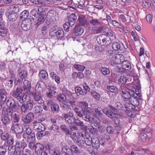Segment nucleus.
<instances>
[{"mask_svg":"<svg viewBox=\"0 0 155 155\" xmlns=\"http://www.w3.org/2000/svg\"><path fill=\"white\" fill-rule=\"evenodd\" d=\"M39 77L43 79H46L48 76L47 72L45 70H41L39 73Z\"/></svg>","mask_w":155,"mask_h":155,"instance_id":"a19ab883","label":"nucleus"},{"mask_svg":"<svg viewBox=\"0 0 155 155\" xmlns=\"http://www.w3.org/2000/svg\"><path fill=\"white\" fill-rule=\"evenodd\" d=\"M122 67V72H125L126 70H129L131 69V66L130 63L128 60H125L123 61L121 64Z\"/></svg>","mask_w":155,"mask_h":155,"instance_id":"f3484780","label":"nucleus"},{"mask_svg":"<svg viewBox=\"0 0 155 155\" xmlns=\"http://www.w3.org/2000/svg\"><path fill=\"white\" fill-rule=\"evenodd\" d=\"M70 150L72 154H78L80 151L78 147L74 144L73 145L71 146Z\"/></svg>","mask_w":155,"mask_h":155,"instance_id":"c9c22d12","label":"nucleus"},{"mask_svg":"<svg viewBox=\"0 0 155 155\" xmlns=\"http://www.w3.org/2000/svg\"><path fill=\"white\" fill-rule=\"evenodd\" d=\"M34 118L33 113L30 112L28 113L23 120V122L26 124H29L31 120Z\"/></svg>","mask_w":155,"mask_h":155,"instance_id":"4be33fe9","label":"nucleus"},{"mask_svg":"<svg viewBox=\"0 0 155 155\" xmlns=\"http://www.w3.org/2000/svg\"><path fill=\"white\" fill-rule=\"evenodd\" d=\"M107 89L109 91L108 94L109 96L111 97H112L114 95H115V93L117 92L118 90L117 87L114 86H107Z\"/></svg>","mask_w":155,"mask_h":155,"instance_id":"a211bd4d","label":"nucleus"},{"mask_svg":"<svg viewBox=\"0 0 155 155\" xmlns=\"http://www.w3.org/2000/svg\"><path fill=\"white\" fill-rule=\"evenodd\" d=\"M24 104L28 111L32 109L33 107V104L32 103L29 102L27 104Z\"/></svg>","mask_w":155,"mask_h":155,"instance_id":"e2e57ef3","label":"nucleus"},{"mask_svg":"<svg viewBox=\"0 0 155 155\" xmlns=\"http://www.w3.org/2000/svg\"><path fill=\"white\" fill-rule=\"evenodd\" d=\"M74 123L77 126L80 125L81 126H82L83 127V128L84 130L85 129L86 127V126L84 125L83 123L80 120H79V118H77V119L74 118Z\"/></svg>","mask_w":155,"mask_h":155,"instance_id":"79ce46f5","label":"nucleus"},{"mask_svg":"<svg viewBox=\"0 0 155 155\" xmlns=\"http://www.w3.org/2000/svg\"><path fill=\"white\" fill-rule=\"evenodd\" d=\"M56 35L60 38H62L64 36V33L63 29L61 28H58L57 31Z\"/></svg>","mask_w":155,"mask_h":155,"instance_id":"72a5a7b5","label":"nucleus"},{"mask_svg":"<svg viewBox=\"0 0 155 155\" xmlns=\"http://www.w3.org/2000/svg\"><path fill=\"white\" fill-rule=\"evenodd\" d=\"M21 104H18V105L19 107H20L21 108V110L22 112L25 113L26 112L28 111V110L26 108V107L24 104L21 103Z\"/></svg>","mask_w":155,"mask_h":155,"instance_id":"13d9d810","label":"nucleus"},{"mask_svg":"<svg viewBox=\"0 0 155 155\" xmlns=\"http://www.w3.org/2000/svg\"><path fill=\"white\" fill-rule=\"evenodd\" d=\"M58 100L60 102L64 103L65 105L67 98L66 96L64 94H59L57 97Z\"/></svg>","mask_w":155,"mask_h":155,"instance_id":"473e14b6","label":"nucleus"},{"mask_svg":"<svg viewBox=\"0 0 155 155\" xmlns=\"http://www.w3.org/2000/svg\"><path fill=\"white\" fill-rule=\"evenodd\" d=\"M7 143L8 146H11L13 145L14 143V141L13 138L9 137L8 139L7 140Z\"/></svg>","mask_w":155,"mask_h":155,"instance_id":"0e129e2a","label":"nucleus"},{"mask_svg":"<svg viewBox=\"0 0 155 155\" xmlns=\"http://www.w3.org/2000/svg\"><path fill=\"white\" fill-rule=\"evenodd\" d=\"M1 121L5 125L9 124L10 122L9 118L6 115L4 116L2 119Z\"/></svg>","mask_w":155,"mask_h":155,"instance_id":"ea45409f","label":"nucleus"},{"mask_svg":"<svg viewBox=\"0 0 155 155\" xmlns=\"http://www.w3.org/2000/svg\"><path fill=\"white\" fill-rule=\"evenodd\" d=\"M137 81L138 82L137 85L132 88L130 91L127 88L124 86L121 87V94L124 101V105L127 111L129 114L128 116H131L130 113L134 110L135 107L139 105L138 99H142V96L140 92V86L138 80Z\"/></svg>","mask_w":155,"mask_h":155,"instance_id":"f257e3e1","label":"nucleus"},{"mask_svg":"<svg viewBox=\"0 0 155 155\" xmlns=\"http://www.w3.org/2000/svg\"><path fill=\"white\" fill-rule=\"evenodd\" d=\"M27 145L25 142L17 141H16L15 147L16 148L24 149Z\"/></svg>","mask_w":155,"mask_h":155,"instance_id":"cd10ccee","label":"nucleus"},{"mask_svg":"<svg viewBox=\"0 0 155 155\" xmlns=\"http://www.w3.org/2000/svg\"><path fill=\"white\" fill-rule=\"evenodd\" d=\"M34 100L39 104H42L44 103V101L42 99L41 94L38 91H36L33 94Z\"/></svg>","mask_w":155,"mask_h":155,"instance_id":"9b49d317","label":"nucleus"},{"mask_svg":"<svg viewBox=\"0 0 155 155\" xmlns=\"http://www.w3.org/2000/svg\"><path fill=\"white\" fill-rule=\"evenodd\" d=\"M146 20L148 23H151L152 21V15L150 14H148L146 16Z\"/></svg>","mask_w":155,"mask_h":155,"instance_id":"774afa93","label":"nucleus"},{"mask_svg":"<svg viewBox=\"0 0 155 155\" xmlns=\"http://www.w3.org/2000/svg\"><path fill=\"white\" fill-rule=\"evenodd\" d=\"M92 96L96 100H99L100 98V95L99 94L95 91L92 92L91 93Z\"/></svg>","mask_w":155,"mask_h":155,"instance_id":"864d4df0","label":"nucleus"},{"mask_svg":"<svg viewBox=\"0 0 155 155\" xmlns=\"http://www.w3.org/2000/svg\"><path fill=\"white\" fill-rule=\"evenodd\" d=\"M109 106L110 109V110H109L108 109L106 110V109L105 108L104 110V112H106V115L114 121L115 124H120V121L119 118L120 116L116 114V109L111 105H109Z\"/></svg>","mask_w":155,"mask_h":155,"instance_id":"20e7f679","label":"nucleus"},{"mask_svg":"<svg viewBox=\"0 0 155 155\" xmlns=\"http://www.w3.org/2000/svg\"><path fill=\"white\" fill-rule=\"evenodd\" d=\"M75 101V99H73L72 100L67 99L66 102H65V105L69 106H72L74 104Z\"/></svg>","mask_w":155,"mask_h":155,"instance_id":"3c124183","label":"nucleus"},{"mask_svg":"<svg viewBox=\"0 0 155 155\" xmlns=\"http://www.w3.org/2000/svg\"><path fill=\"white\" fill-rule=\"evenodd\" d=\"M61 128L64 132L66 135L69 134L71 135V136L72 135L71 130H69L65 125L64 124L61 125Z\"/></svg>","mask_w":155,"mask_h":155,"instance_id":"58836bf2","label":"nucleus"},{"mask_svg":"<svg viewBox=\"0 0 155 155\" xmlns=\"http://www.w3.org/2000/svg\"><path fill=\"white\" fill-rule=\"evenodd\" d=\"M49 130H53L54 132L56 133L59 129L58 127L55 125H52L51 127L49 128Z\"/></svg>","mask_w":155,"mask_h":155,"instance_id":"052dcab7","label":"nucleus"},{"mask_svg":"<svg viewBox=\"0 0 155 155\" xmlns=\"http://www.w3.org/2000/svg\"><path fill=\"white\" fill-rule=\"evenodd\" d=\"M74 67L78 71H83L85 68V66L79 64H75Z\"/></svg>","mask_w":155,"mask_h":155,"instance_id":"4d7b16f0","label":"nucleus"},{"mask_svg":"<svg viewBox=\"0 0 155 155\" xmlns=\"http://www.w3.org/2000/svg\"><path fill=\"white\" fill-rule=\"evenodd\" d=\"M112 48L114 50L118 51L120 49V46L117 42H114L112 44Z\"/></svg>","mask_w":155,"mask_h":155,"instance_id":"37998d69","label":"nucleus"},{"mask_svg":"<svg viewBox=\"0 0 155 155\" xmlns=\"http://www.w3.org/2000/svg\"><path fill=\"white\" fill-rule=\"evenodd\" d=\"M57 13L54 10H52L49 11L47 15V18L52 20L55 19L56 16H57Z\"/></svg>","mask_w":155,"mask_h":155,"instance_id":"b1692460","label":"nucleus"},{"mask_svg":"<svg viewBox=\"0 0 155 155\" xmlns=\"http://www.w3.org/2000/svg\"><path fill=\"white\" fill-rule=\"evenodd\" d=\"M97 42L100 44H103L102 45H104V44L106 43L105 39L102 38V37L101 35L99 36L97 38Z\"/></svg>","mask_w":155,"mask_h":155,"instance_id":"5fc2aeb1","label":"nucleus"},{"mask_svg":"<svg viewBox=\"0 0 155 155\" xmlns=\"http://www.w3.org/2000/svg\"><path fill=\"white\" fill-rule=\"evenodd\" d=\"M124 107L119 102H117L115 104V107H117L118 109L121 108L122 110H125L126 112V113H129L127 111V110H126L124 105Z\"/></svg>","mask_w":155,"mask_h":155,"instance_id":"49530a36","label":"nucleus"},{"mask_svg":"<svg viewBox=\"0 0 155 155\" xmlns=\"http://www.w3.org/2000/svg\"><path fill=\"white\" fill-rule=\"evenodd\" d=\"M22 23L25 24V25H27L28 26H31L32 24L31 21L29 18H26L24 19L22 22Z\"/></svg>","mask_w":155,"mask_h":155,"instance_id":"bf43d9fd","label":"nucleus"},{"mask_svg":"<svg viewBox=\"0 0 155 155\" xmlns=\"http://www.w3.org/2000/svg\"><path fill=\"white\" fill-rule=\"evenodd\" d=\"M1 139L3 140H6L10 137L9 134L6 131L4 132L0 136Z\"/></svg>","mask_w":155,"mask_h":155,"instance_id":"a18cd8bd","label":"nucleus"},{"mask_svg":"<svg viewBox=\"0 0 155 155\" xmlns=\"http://www.w3.org/2000/svg\"><path fill=\"white\" fill-rule=\"evenodd\" d=\"M5 24L2 20L0 22V35L2 37L5 36L7 33V30L4 27Z\"/></svg>","mask_w":155,"mask_h":155,"instance_id":"dca6fc26","label":"nucleus"},{"mask_svg":"<svg viewBox=\"0 0 155 155\" xmlns=\"http://www.w3.org/2000/svg\"><path fill=\"white\" fill-rule=\"evenodd\" d=\"M29 15L28 12L26 10L23 11L21 14L20 15V17L22 18H24L25 19L27 18Z\"/></svg>","mask_w":155,"mask_h":155,"instance_id":"de8ad7c7","label":"nucleus"},{"mask_svg":"<svg viewBox=\"0 0 155 155\" xmlns=\"http://www.w3.org/2000/svg\"><path fill=\"white\" fill-rule=\"evenodd\" d=\"M100 143L101 144V143H100L98 139L94 138L92 139V145L94 148L97 149L99 147Z\"/></svg>","mask_w":155,"mask_h":155,"instance_id":"7c9ffc66","label":"nucleus"},{"mask_svg":"<svg viewBox=\"0 0 155 155\" xmlns=\"http://www.w3.org/2000/svg\"><path fill=\"white\" fill-rule=\"evenodd\" d=\"M141 139L143 142H145L148 140L147 135L145 133H142L141 135Z\"/></svg>","mask_w":155,"mask_h":155,"instance_id":"69168bd1","label":"nucleus"},{"mask_svg":"<svg viewBox=\"0 0 155 155\" xmlns=\"http://www.w3.org/2000/svg\"><path fill=\"white\" fill-rule=\"evenodd\" d=\"M110 139V138L109 135H105L100 140V142L101 143L102 145H104L109 141Z\"/></svg>","mask_w":155,"mask_h":155,"instance_id":"2f4dec72","label":"nucleus"},{"mask_svg":"<svg viewBox=\"0 0 155 155\" xmlns=\"http://www.w3.org/2000/svg\"><path fill=\"white\" fill-rule=\"evenodd\" d=\"M31 93L30 91H27L25 94H23L22 101H19L20 103H23L24 102H28L31 100Z\"/></svg>","mask_w":155,"mask_h":155,"instance_id":"412c9836","label":"nucleus"},{"mask_svg":"<svg viewBox=\"0 0 155 155\" xmlns=\"http://www.w3.org/2000/svg\"><path fill=\"white\" fill-rule=\"evenodd\" d=\"M47 8L45 7H40L38 9V11L39 13L38 16L36 21H37V23L40 24L42 23L45 18L46 12Z\"/></svg>","mask_w":155,"mask_h":155,"instance_id":"423d86ee","label":"nucleus"},{"mask_svg":"<svg viewBox=\"0 0 155 155\" xmlns=\"http://www.w3.org/2000/svg\"><path fill=\"white\" fill-rule=\"evenodd\" d=\"M107 130L108 133L110 134H113L114 132V129L111 126H109L107 127Z\"/></svg>","mask_w":155,"mask_h":155,"instance_id":"338daca9","label":"nucleus"},{"mask_svg":"<svg viewBox=\"0 0 155 155\" xmlns=\"http://www.w3.org/2000/svg\"><path fill=\"white\" fill-rule=\"evenodd\" d=\"M7 151V147L5 146H2L0 147V155H5Z\"/></svg>","mask_w":155,"mask_h":155,"instance_id":"603ef678","label":"nucleus"},{"mask_svg":"<svg viewBox=\"0 0 155 155\" xmlns=\"http://www.w3.org/2000/svg\"><path fill=\"white\" fill-rule=\"evenodd\" d=\"M47 105L51 106V109L52 112L55 113L58 112L59 109L58 104L54 103L52 101L50 100L48 102Z\"/></svg>","mask_w":155,"mask_h":155,"instance_id":"4468645a","label":"nucleus"},{"mask_svg":"<svg viewBox=\"0 0 155 155\" xmlns=\"http://www.w3.org/2000/svg\"><path fill=\"white\" fill-rule=\"evenodd\" d=\"M56 27H53L50 29L49 31V35L51 36H53L56 35L57 31Z\"/></svg>","mask_w":155,"mask_h":155,"instance_id":"8fccbe9b","label":"nucleus"},{"mask_svg":"<svg viewBox=\"0 0 155 155\" xmlns=\"http://www.w3.org/2000/svg\"><path fill=\"white\" fill-rule=\"evenodd\" d=\"M27 75V73L26 71H23L19 72V75L22 79L25 78Z\"/></svg>","mask_w":155,"mask_h":155,"instance_id":"6e6d98bb","label":"nucleus"},{"mask_svg":"<svg viewBox=\"0 0 155 155\" xmlns=\"http://www.w3.org/2000/svg\"><path fill=\"white\" fill-rule=\"evenodd\" d=\"M78 20L79 22V25L81 26H84L87 24V22L86 19L84 15H81L79 16Z\"/></svg>","mask_w":155,"mask_h":155,"instance_id":"a878e982","label":"nucleus"},{"mask_svg":"<svg viewBox=\"0 0 155 155\" xmlns=\"http://www.w3.org/2000/svg\"><path fill=\"white\" fill-rule=\"evenodd\" d=\"M110 70L108 68L104 67L101 69V73L104 75H106L109 74L110 73Z\"/></svg>","mask_w":155,"mask_h":155,"instance_id":"09e8293b","label":"nucleus"},{"mask_svg":"<svg viewBox=\"0 0 155 155\" xmlns=\"http://www.w3.org/2000/svg\"><path fill=\"white\" fill-rule=\"evenodd\" d=\"M85 132L81 130H79L78 132H73V134L71 136V138L74 143L78 146L81 147H84L86 146V143L84 141L80 140V137H84Z\"/></svg>","mask_w":155,"mask_h":155,"instance_id":"f03ea898","label":"nucleus"},{"mask_svg":"<svg viewBox=\"0 0 155 155\" xmlns=\"http://www.w3.org/2000/svg\"><path fill=\"white\" fill-rule=\"evenodd\" d=\"M75 91L77 93H79L80 94L84 95L87 94L86 91H83L82 89L80 87H76L75 88Z\"/></svg>","mask_w":155,"mask_h":155,"instance_id":"c03bdc74","label":"nucleus"},{"mask_svg":"<svg viewBox=\"0 0 155 155\" xmlns=\"http://www.w3.org/2000/svg\"><path fill=\"white\" fill-rule=\"evenodd\" d=\"M34 129L38 132L44 131L45 130V126L42 123L35 121L33 123Z\"/></svg>","mask_w":155,"mask_h":155,"instance_id":"f8f14e48","label":"nucleus"},{"mask_svg":"<svg viewBox=\"0 0 155 155\" xmlns=\"http://www.w3.org/2000/svg\"><path fill=\"white\" fill-rule=\"evenodd\" d=\"M18 109L17 104L14 101H11L10 103L9 106L7 110V115H9L11 113L18 112L17 110Z\"/></svg>","mask_w":155,"mask_h":155,"instance_id":"1a4fd4ad","label":"nucleus"},{"mask_svg":"<svg viewBox=\"0 0 155 155\" xmlns=\"http://www.w3.org/2000/svg\"><path fill=\"white\" fill-rule=\"evenodd\" d=\"M77 19L76 15L74 13L70 15L68 18V22L70 26H72L75 24Z\"/></svg>","mask_w":155,"mask_h":155,"instance_id":"5701e85b","label":"nucleus"},{"mask_svg":"<svg viewBox=\"0 0 155 155\" xmlns=\"http://www.w3.org/2000/svg\"><path fill=\"white\" fill-rule=\"evenodd\" d=\"M109 105H108V107H105L103 110L101 107H97V108H94L93 110H94L93 111L92 115L95 117L92 118L91 119V123H94L96 124H99L100 122V120H99V118L101 117L102 114V112H103L106 114V112H104V110L106 108V110H107L108 109L109 110H110V109L109 108Z\"/></svg>","mask_w":155,"mask_h":155,"instance_id":"7ed1b4c3","label":"nucleus"},{"mask_svg":"<svg viewBox=\"0 0 155 155\" xmlns=\"http://www.w3.org/2000/svg\"><path fill=\"white\" fill-rule=\"evenodd\" d=\"M82 26L77 24L75 28V35L76 36H80L84 32V29L82 27Z\"/></svg>","mask_w":155,"mask_h":155,"instance_id":"6ab92c4d","label":"nucleus"},{"mask_svg":"<svg viewBox=\"0 0 155 155\" xmlns=\"http://www.w3.org/2000/svg\"><path fill=\"white\" fill-rule=\"evenodd\" d=\"M24 89L27 91H30L29 90L31 88V84L29 81L27 80H25L23 82Z\"/></svg>","mask_w":155,"mask_h":155,"instance_id":"c756f323","label":"nucleus"},{"mask_svg":"<svg viewBox=\"0 0 155 155\" xmlns=\"http://www.w3.org/2000/svg\"><path fill=\"white\" fill-rule=\"evenodd\" d=\"M19 8L17 5H14L10 6L7 11L14 13H17L19 12Z\"/></svg>","mask_w":155,"mask_h":155,"instance_id":"bb28decb","label":"nucleus"},{"mask_svg":"<svg viewBox=\"0 0 155 155\" xmlns=\"http://www.w3.org/2000/svg\"><path fill=\"white\" fill-rule=\"evenodd\" d=\"M22 89L20 87H18L15 90L11 92L12 95L17 100L19 101H22V97H23V94L22 93Z\"/></svg>","mask_w":155,"mask_h":155,"instance_id":"6e6552de","label":"nucleus"},{"mask_svg":"<svg viewBox=\"0 0 155 155\" xmlns=\"http://www.w3.org/2000/svg\"><path fill=\"white\" fill-rule=\"evenodd\" d=\"M25 128L26 133L23 134V137L25 139L27 138L29 141H34L35 140L34 132L29 126H27Z\"/></svg>","mask_w":155,"mask_h":155,"instance_id":"0eeeda50","label":"nucleus"},{"mask_svg":"<svg viewBox=\"0 0 155 155\" xmlns=\"http://www.w3.org/2000/svg\"><path fill=\"white\" fill-rule=\"evenodd\" d=\"M79 104L80 106L81 107L83 110L84 109V108H85V107H86L88 106V104L87 103L84 101L80 102Z\"/></svg>","mask_w":155,"mask_h":155,"instance_id":"680f3d73","label":"nucleus"},{"mask_svg":"<svg viewBox=\"0 0 155 155\" xmlns=\"http://www.w3.org/2000/svg\"><path fill=\"white\" fill-rule=\"evenodd\" d=\"M9 115L11 116V120L12 121L17 122L19 120V116L18 112L11 113Z\"/></svg>","mask_w":155,"mask_h":155,"instance_id":"393cba45","label":"nucleus"},{"mask_svg":"<svg viewBox=\"0 0 155 155\" xmlns=\"http://www.w3.org/2000/svg\"><path fill=\"white\" fill-rule=\"evenodd\" d=\"M11 129L12 132L16 134L21 133L23 130V128L21 125L17 123L12 124Z\"/></svg>","mask_w":155,"mask_h":155,"instance_id":"ddd939ff","label":"nucleus"},{"mask_svg":"<svg viewBox=\"0 0 155 155\" xmlns=\"http://www.w3.org/2000/svg\"><path fill=\"white\" fill-rule=\"evenodd\" d=\"M7 92L5 89H1L0 90V100L2 101H5L7 98Z\"/></svg>","mask_w":155,"mask_h":155,"instance_id":"c85d7f7f","label":"nucleus"},{"mask_svg":"<svg viewBox=\"0 0 155 155\" xmlns=\"http://www.w3.org/2000/svg\"><path fill=\"white\" fill-rule=\"evenodd\" d=\"M31 16L33 20H36L38 16V13L37 9H34L30 12Z\"/></svg>","mask_w":155,"mask_h":155,"instance_id":"e433bc0d","label":"nucleus"},{"mask_svg":"<svg viewBox=\"0 0 155 155\" xmlns=\"http://www.w3.org/2000/svg\"><path fill=\"white\" fill-rule=\"evenodd\" d=\"M74 114L71 112H70L68 114L64 115V117L65 121L68 123L71 124L74 123V118L73 117Z\"/></svg>","mask_w":155,"mask_h":155,"instance_id":"2eb2a0df","label":"nucleus"},{"mask_svg":"<svg viewBox=\"0 0 155 155\" xmlns=\"http://www.w3.org/2000/svg\"><path fill=\"white\" fill-rule=\"evenodd\" d=\"M5 14L6 17L10 21H15L16 19L17 18V14L16 13H12L7 11Z\"/></svg>","mask_w":155,"mask_h":155,"instance_id":"aec40b11","label":"nucleus"},{"mask_svg":"<svg viewBox=\"0 0 155 155\" xmlns=\"http://www.w3.org/2000/svg\"><path fill=\"white\" fill-rule=\"evenodd\" d=\"M96 105L95 104H92L91 105V108L89 107H85L83 110V112L84 114L83 118L84 120L87 121H89L90 123L91 121V118L90 116V114H92L93 111L94 110L93 108L95 107Z\"/></svg>","mask_w":155,"mask_h":155,"instance_id":"39448f33","label":"nucleus"},{"mask_svg":"<svg viewBox=\"0 0 155 155\" xmlns=\"http://www.w3.org/2000/svg\"><path fill=\"white\" fill-rule=\"evenodd\" d=\"M89 22L93 26H90L88 27L89 30L91 31H94L96 29V26L101 25V22H100L98 19L93 18L90 20Z\"/></svg>","mask_w":155,"mask_h":155,"instance_id":"9d476101","label":"nucleus"},{"mask_svg":"<svg viewBox=\"0 0 155 155\" xmlns=\"http://www.w3.org/2000/svg\"><path fill=\"white\" fill-rule=\"evenodd\" d=\"M34 109L36 114H38L39 115L41 114L43 109L41 106L38 105L35 106L34 107Z\"/></svg>","mask_w":155,"mask_h":155,"instance_id":"4c0bfd02","label":"nucleus"},{"mask_svg":"<svg viewBox=\"0 0 155 155\" xmlns=\"http://www.w3.org/2000/svg\"><path fill=\"white\" fill-rule=\"evenodd\" d=\"M128 80L127 78L124 76H121L119 77L117 81L119 84H125Z\"/></svg>","mask_w":155,"mask_h":155,"instance_id":"f704fd0d","label":"nucleus"}]
</instances>
